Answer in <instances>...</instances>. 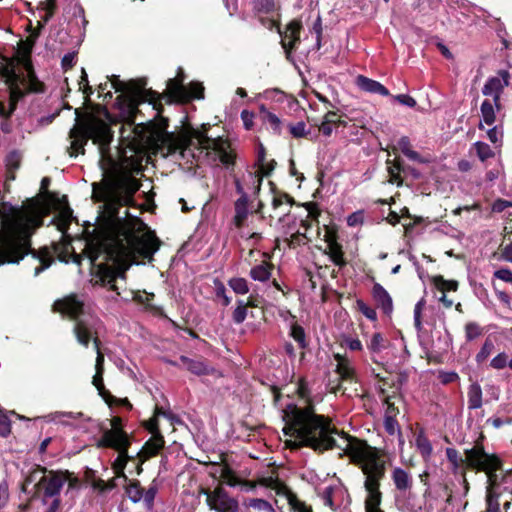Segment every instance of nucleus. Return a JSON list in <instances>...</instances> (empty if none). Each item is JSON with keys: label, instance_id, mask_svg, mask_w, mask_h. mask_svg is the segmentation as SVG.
I'll list each match as a JSON object with an SVG mask.
<instances>
[{"label": "nucleus", "instance_id": "f257e3e1", "mask_svg": "<svg viewBox=\"0 0 512 512\" xmlns=\"http://www.w3.org/2000/svg\"><path fill=\"white\" fill-rule=\"evenodd\" d=\"M141 182L129 172H119L92 183V199L103 202L110 220L102 237L89 240L84 254L96 268L95 276L102 286L116 282L118 271L107 262L127 264L136 257L152 260L161 241L154 231L139 235L147 225L139 218L125 211L119 216L122 207H138L134 196L141 188Z\"/></svg>", "mask_w": 512, "mask_h": 512}, {"label": "nucleus", "instance_id": "f03ea898", "mask_svg": "<svg viewBox=\"0 0 512 512\" xmlns=\"http://www.w3.org/2000/svg\"><path fill=\"white\" fill-rule=\"evenodd\" d=\"M296 392L299 398L304 400L305 405L300 407L295 403H288L282 411V419L285 422L282 432L285 436L294 438L285 442L286 447L291 450L307 447L321 454L334 448L343 450L342 446L337 444L334 435L343 437L347 443L355 438L338 430L329 416L316 413L310 388L304 378L299 379Z\"/></svg>", "mask_w": 512, "mask_h": 512}, {"label": "nucleus", "instance_id": "7ed1b4c3", "mask_svg": "<svg viewBox=\"0 0 512 512\" xmlns=\"http://www.w3.org/2000/svg\"><path fill=\"white\" fill-rule=\"evenodd\" d=\"M108 78L112 88L116 92H121L116 98V106L121 118L128 125V129L124 125L121 127L120 138L127 141L128 146L136 150L149 138L146 129L141 124H135L137 114L140 112L139 106L146 103L147 100L157 99L158 92L146 88V78L131 79L128 82L121 81L116 75Z\"/></svg>", "mask_w": 512, "mask_h": 512}, {"label": "nucleus", "instance_id": "20e7f679", "mask_svg": "<svg viewBox=\"0 0 512 512\" xmlns=\"http://www.w3.org/2000/svg\"><path fill=\"white\" fill-rule=\"evenodd\" d=\"M344 453L350 457L365 475L364 487L367 492L365 500L366 512H383L380 509L382 493L380 481L385 476V461L381 458L379 450L370 446L367 441L352 438L343 448Z\"/></svg>", "mask_w": 512, "mask_h": 512}, {"label": "nucleus", "instance_id": "39448f33", "mask_svg": "<svg viewBox=\"0 0 512 512\" xmlns=\"http://www.w3.org/2000/svg\"><path fill=\"white\" fill-rule=\"evenodd\" d=\"M31 227L28 224H21L5 234L0 235V265L5 263H19L26 255L43 262L53 263V256L47 246L35 250L31 246Z\"/></svg>", "mask_w": 512, "mask_h": 512}, {"label": "nucleus", "instance_id": "423d86ee", "mask_svg": "<svg viewBox=\"0 0 512 512\" xmlns=\"http://www.w3.org/2000/svg\"><path fill=\"white\" fill-rule=\"evenodd\" d=\"M42 474L34 484L31 499H38L43 505H48L45 512H59L62 507L60 492L65 484L61 470H48L46 467H36L26 477V482H34L37 475Z\"/></svg>", "mask_w": 512, "mask_h": 512}, {"label": "nucleus", "instance_id": "0eeeda50", "mask_svg": "<svg viewBox=\"0 0 512 512\" xmlns=\"http://www.w3.org/2000/svg\"><path fill=\"white\" fill-rule=\"evenodd\" d=\"M465 455L466 461L471 468L484 471L487 474L490 485L498 484L499 475L497 471L500 469L501 463L496 456L489 455L479 446L466 450Z\"/></svg>", "mask_w": 512, "mask_h": 512}, {"label": "nucleus", "instance_id": "6e6552de", "mask_svg": "<svg viewBox=\"0 0 512 512\" xmlns=\"http://www.w3.org/2000/svg\"><path fill=\"white\" fill-rule=\"evenodd\" d=\"M162 100L166 104H186L190 102V96L187 94V89L183 84V78L174 77L167 81V88L163 93L158 92V97L155 100H147L146 102L152 105L153 109L160 116L164 112Z\"/></svg>", "mask_w": 512, "mask_h": 512}, {"label": "nucleus", "instance_id": "1a4fd4ad", "mask_svg": "<svg viewBox=\"0 0 512 512\" xmlns=\"http://www.w3.org/2000/svg\"><path fill=\"white\" fill-rule=\"evenodd\" d=\"M200 494L206 496V503L210 510L216 512H238V500L229 495L222 484L217 485L213 490L200 488Z\"/></svg>", "mask_w": 512, "mask_h": 512}, {"label": "nucleus", "instance_id": "9d476101", "mask_svg": "<svg viewBox=\"0 0 512 512\" xmlns=\"http://www.w3.org/2000/svg\"><path fill=\"white\" fill-rule=\"evenodd\" d=\"M83 127L89 140L91 139L94 144L99 146V150L103 155L109 150L110 144L113 140V131L111 127L103 120L97 118H87L81 120Z\"/></svg>", "mask_w": 512, "mask_h": 512}, {"label": "nucleus", "instance_id": "9b49d317", "mask_svg": "<svg viewBox=\"0 0 512 512\" xmlns=\"http://www.w3.org/2000/svg\"><path fill=\"white\" fill-rule=\"evenodd\" d=\"M103 327V322L95 314H87L82 316L81 319L74 322L73 333L77 342L83 347L87 348L95 334H99L100 329Z\"/></svg>", "mask_w": 512, "mask_h": 512}, {"label": "nucleus", "instance_id": "f8f14e48", "mask_svg": "<svg viewBox=\"0 0 512 512\" xmlns=\"http://www.w3.org/2000/svg\"><path fill=\"white\" fill-rule=\"evenodd\" d=\"M52 309L54 312H58L74 322L88 314L85 312L84 301L75 293H71L61 299H57L53 303Z\"/></svg>", "mask_w": 512, "mask_h": 512}, {"label": "nucleus", "instance_id": "ddd939ff", "mask_svg": "<svg viewBox=\"0 0 512 512\" xmlns=\"http://www.w3.org/2000/svg\"><path fill=\"white\" fill-rule=\"evenodd\" d=\"M132 442V437L123 429V420L119 416L111 419V429L105 430L98 441V447L118 448L119 444Z\"/></svg>", "mask_w": 512, "mask_h": 512}, {"label": "nucleus", "instance_id": "4468645a", "mask_svg": "<svg viewBox=\"0 0 512 512\" xmlns=\"http://www.w3.org/2000/svg\"><path fill=\"white\" fill-rule=\"evenodd\" d=\"M375 377L378 379V392L382 401H388V396H396L401 385V377L387 370L384 372H376L372 370Z\"/></svg>", "mask_w": 512, "mask_h": 512}, {"label": "nucleus", "instance_id": "2eb2a0df", "mask_svg": "<svg viewBox=\"0 0 512 512\" xmlns=\"http://www.w3.org/2000/svg\"><path fill=\"white\" fill-rule=\"evenodd\" d=\"M387 171L389 174V182L398 186L406 182L410 177H416L414 168L405 165L400 156L396 154L394 159H387Z\"/></svg>", "mask_w": 512, "mask_h": 512}, {"label": "nucleus", "instance_id": "dca6fc26", "mask_svg": "<svg viewBox=\"0 0 512 512\" xmlns=\"http://www.w3.org/2000/svg\"><path fill=\"white\" fill-rule=\"evenodd\" d=\"M301 29L302 23L297 19L290 21L284 31L281 27H278V34L281 36V45L287 58L296 50L297 45L300 43Z\"/></svg>", "mask_w": 512, "mask_h": 512}, {"label": "nucleus", "instance_id": "f3484780", "mask_svg": "<svg viewBox=\"0 0 512 512\" xmlns=\"http://www.w3.org/2000/svg\"><path fill=\"white\" fill-rule=\"evenodd\" d=\"M509 84V72L501 70L496 77H492L485 83L482 93L485 96H492L495 106L499 109L500 95L504 87Z\"/></svg>", "mask_w": 512, "mask_h": 512}, {"label": "nucleus", "instance_id": "a211bd4d", "mask_svg": "<svg viewBox=\"0 0 512 512\" xmlns=\"http://www.w3.org/2000/svg\"><path fill=\"white\" fill-rule=\"evenodd\" d=\"M69 138L71 139L68 153L70 157H77L79 154L85 153L84 146L89 140L81 120L77 119L76 124L69 131Z\"/></svg>", "mask_w": 512, "mask_h": 512}, {"label": "nucleus", "instance_id": "6ab92c4d", "mask_svg": "<svg viewBox=\"0 0 512 512\" xmlns=\"http://www.w3.org/2000/svg\"><path fill=\"white\" fill-rule=\"evenodd\" d=\"M132 442H125L119 444L118 448H112L113 450L118 452V456L112 464V469L118 478H123L124 480H128L124 470L126 468L127 463L130 460H133L134 457L128 454V450L131 446Z\"/></svg>", "mask_w": 512, "mask_h": 512}, {"label": "nucleus", "instance_id": "aec40b11", "mask_svg": "<svg viewBox=\"0 0 512 512\" xmlns=\"http://www.w3.org/2000/svg\"><path fill=\"white\" fill-rule=\"evenodd\" d=\"M165 440L162 434L151 436L143 445L142 449L137 453L136 457H142V462H146L155 457L164 448Z\"/></svg>", "mask_w": 512, "mask_h": 512}, {"label": "nucleus", "instance_id": "412c9836", "mask_svg": "<svg viewBox=\"0 0 512 512\" xmlns=\"http://www.w3.org/2000/svg\"><path fill=\"white\" fill-rule=\"evenodd\" d=\"M42 8L45 10V15L41 18V21L38 22V26L35 31L31 34V36L26 40V53L31 54L32 47L35 44L36 39L40 35L41 29L44 25L54 16L57 10V4H41Z\"/></svg>", "mask_w": 512, "mask_h": 512}, {"label": "nucleus", "instance_id": "4be33fe9", "mask_svg": "<svg viewBox=\"0 0 512 512\" xmlns=\"http://www.w3.org/2000/svg\"><path fill=\"white\" fill-rule=\"evenodd\" d=\"M209 124L202 125L201 129L193 130V137L196 138L199 142L200 148L205 149L207 151L212 150L215 151L216 148L221 145L223 142V138L218 136L216 138H212L208 136L207 132L209 130Z\"/></svg>", "mask_w": 512, "mask_h": 512}, {"label": "nucleus", "instance_id": "5701e85b", "mask_svg": "<svg viewBox=\"0 0 512 512\" xmlns=\"http://www.w3.org/2000/svg\"><path fill=\"white\" fill-rule=\"evenodd\" d=\"M180 362L187 368L189 372L195 374L197 376L209 375L211 373V369L207 362L201 358H188L186 356H180Z\"/></svg>", "mask_w": 512, "mask_h": 512}, {"label": "nucleus", "instance_id": "b1692460", "mask_svg": "<svg viewBox=\"0 0 512 512\" xmlns=\"http://www.w3.org/2000/svg\"><path fill=\"white\" fill-rule=\"evenodd\" d=\"M277 162L274 159L269 161L266 160L264 166L259 167L256 172H249L248 176L254 186V194H258L261 189L262 181L264 176H269L275 169Z\"/></svg>", "mask_w": 512, "mask_h": 512}, {"label": "nucleus", "instance_id": "393cba45", "mask_svg": "<svg viewBox=\"0 0 512 512\" xmlns=\"http://www.w3.org/2000/svg\"><path fill=\"white\" fill-rule=\"evenodd\" d=\"M335 372L339 375L338 384L332 389V393L342 390V382H356V372L349 360L346 363L337 364Z\"/></svg>", "mask_w": 512, "mask_h": 512}, {"label": "nucleus", "instance_id": "a878e982", "mask_svg": "<svg viewBox=\"0 0 512 512\" xmlns=\"http://www.w3.org/2000/svg\"><path fill=\"white\" fill-rule=\"evenodd\" d=\"M372 296L377 307L381 308L385 314L391 313L393 308L392 299L382 285L379 283L374 284Z\"/></svg>", "mask_w": 512, "mask_h": 512}, {"label": "nucleus", "instance_id": "bb28decb", "mask_svg": "<svg viewBox=\"0 0 512 512\" xmlns=\"http://www.w3.org/2000/svg\"><path fill=\"white\" fill-rule=\"evenodd\" d=\"M22 154L18 150H12L5 158L6 182L16 179V171L20 168Z\"/></svg>", "mask_w": 512, "mask_h": 512}, {"label": "nucleus", "instance_id": "cd10ccee", "mask_svg": "<svg viewBox=\"0 0 512 512\" xmlns=\"http://www.w3.org/2000/svg\"><path fill=\"white\" fill-rule=\"evenodd\" d=\"M323 253L327 255L329 259L340 269L344 268L348 264L343 251V246L339 242L328 244Z\"/></svg>", "mask_w": 512, "mask_h": 512}, {"label": "nucleus", "instance_id": "c85d7f7f", "mask_svg": "<svg viewBox=\"0 0 512 512\" xmlns=\"http://www.w3.org/2000/svg\"><path fill=\"white\" fill-rule=\"evenodd\" d=\"M356 82L363 91L380 94L382 96L389 95V90L384 85L363 75H359Z\"/></svg>", "mask_w": 512, "mask_h": 512}, {"label": "nucleus", "instance_id": "c756f323", "mask_svg": "<svg viewBox=\"0 0 512 512\" xmlns=\"http://www.w3.org/2000/svg\"><path fill=\"white\" fill-rule=\"evenodd\" d=\"M248 204L249 199L245 197H239L234 203L235 215L233 217V223L237 228H242L248 217Z\"/></svg>", "mask_w": 512, "mask_h": 512}, {"label": "nucleus", "instance_id": "7c9ffc66", "mask_svg": "<svg viewBox=\"0 0 512 512\" xmlns=\"http://www.w3.org/2000/svg\"><path fill=\"white\" fill-rule=\"evenodd\" d=\"M269 186H270L271 193L273 194V198H272L273 209L279 208L284 203L289 204L290 206L297 205L295 199L290 194L279 190L274 182L269 181Z\"/></svg>", "mask_w": 512, "mask_h": 512}, {"label": "nucleus", "instance_id": "2f4dec72", "mask_svg": "<svg viewBox=\"0 0 512 512\" xmlns=\"http://www.w3.org/2000/svg\"><path fill=\"white\" fill-rule=\"evenodd\" d=\"M230 148L229 140L224 139L221 145L214 151L218 155L220 162L227 168L234 166L236 160V154Z\"/></svg>", "mask_w": 512, "mask_h": 512}, {"label": "nucleus", "instance_id": "473e14b6", "mask_svg": "<svg viewBox=\"0 0 512 512\" xmlns=\"http://www.w3.org/2000/svg\"><path fill=\"white\" fill-rule=\"evenodd\" d=\"M274 265L268 261H262L250 270V277L255 281L266 282L270 279Z\"/></svg>", "mask_w": 512, "mask_h": 512}, {"label": "nucleus", "instance_id": "72a5a7b5", "mask_svg": "<svg viewBox=\"0 0 512 512\" xmlns=\"http://www.w3.org/2000/svg\"><path fill=\"white\" fill-rule=\"evenodd\" d=\"M468 408L470 410H476L481 408L483 402H482V389L481 386L474 382L470 384L468 388Z\"/></svg>", "mask_w": 512, "mask_h": 512}, {"label": "nucleus", "instance_id": "f704fd0d", "mask_svg": "<svg viewBox=\"0 0 512 512\" xmlns=\"http://www.w3.org/2000/svg\"><path fill=\"white\" fill-rule=\"evenodd\" d=\"M126 482L125 485V493L127 497L133 502L137 503L139 502L144 493V488L141 486L140 482L138 480H124Z\"/></svg>", "mask_w": 512, "mask_h": 512}, {"label": "nucleus", "instance_id": "c9c22d12", "mask_svg": "<svg viewBox=\"0 0 512 512\" xmlns=\"http://www.w3.org/2000/svg\"><path fill=\"white\" fill-rule=\"evenodd\" d=\"M2 75L5 77V82L9 89L21 88V85L25 84L26 82L25 77L21 74H18L13 67L5 68L2 72Z\"/></svg>", "mask_w": 512, "mask_h": 512}, {"label": "nucleus", "instance_id": "e433bc0d", "mask_svg": "<svg viewBox=\"0 0 512 512\" xmlns=\"http://www.w3.org/2000/svg\"><path fill=\"white\" fill-rule=\"evenodd\" d=\"M392 478L398 490L406 491L412 486V478L405 470L401 468H396L393 471Z\"/></svg>", "mask_w": 512, "mask_h": 512}, {"label": "nucleus", "instance_id": "4c0bfd02", "mask_svg": "<svg viewBox=\"0 0 512 512\" xmlns=\"http://www.w3.org/2000/svg\"><path fill=\"white\" fill-rule=\"evenodd\" d=\"M260 110L263 121L270 125L275 134L280 135L282 123L280 118L276 114L268 111L263 105Z\"/></svg>", "mask_w": 512, "mask_h": 512}, {"label": "nucleus", "instance_id": "58836bf2", "mask_svg": "<svg viewBox=\"0 0 512 512\" xmlns=\"http://www.w3.org/2000/svg\"><path fill=\"white\" fill-rule=\"evenodd\" d=\"M243 505L259 512H275L272 504L261 498H247L244 500Z\"/></svg>", "mask_w": 512, "mask_h": 512}, {"label": "nucleus", "instance_id": "ea45409f", "mask_svg": "<svg viewBox=\"0 0 512 512\" xmlns=\"http://www.w3.org/2000/svg\"><path fill=\"white\" fill-rule=\"evenodd\" d=\"M72 219V210L67 207L54 218V221L58 230L64 234L69 229Z\"/></svg>", "mask_w": 512, "mask_h": 512}, {"label": "nucleus", "instance_id": "a19ab883", "mask_svg": "<svg viewBox=\"0 0 512 512\" xmlns=\"http://www.w3.org/2000/svg\"><path fill=\"white\" fill-rule=\"evenodd\" d=\"M290 337H292L301 349H305L308 346V342L306 340V333L304 328L294 321L290 326Z\"/></svg>", "mask_w": 512, "mask_h": 512}, {"label": "nucleus", "instance_id": "79ce46f5", "mask_svg": "<svg viewBox=\"0 0 512 512\" xmlns=\"http://www.w3.org/2000/svg\"><path fill=\"white\" fill-rule=\"evenodd\" d=\"M494 105V102L492 103L490 100L486 99L482 102L480 108L482 121L489 126L493 125L496 120Z\"/></svg>", "mask_w": 512, "mask_h": 512}, {"label": "nucleus", "instance_id": "37998d69", "mask_svg": "<svg viewBox=\"0 0 512 512\" xmlns=\"http://www.w3.org/2000/svg\"><path fill=\"white\" fill-rule=\"evenodd\" d=\"M253 9L257 13L270 14L276 10L275 0H254Z\"/></svg>", "mask_w": 512, "mask_h": 512}, {"label": "nucleus", "instance_id": "c03bdc74", "mask_svg": "<svg viewBox=\"0 0 512 512\" xmlns=\"http://www.w3.org/2000/svg\"><path fill=\"white\" fill-rule=\"evenodd\" d=\"M228 285L236 294H247L249 292V285L245 278L234 277L228 281Z\"/></svg>", "mask_w": 512, "mask_h": 512}, {"label": "nucleus", "instance_id": "a18cd8bd", "mask_svg": "<svg viewBox=\"0 0 512 512\" xmlns=\"http://www.w3.org/2000/svg\"><path fill=\"white\" fill-rule=\"evenodd\" d=\"M395 149L400 150L410 160H416V152L412 150V146L408 137L403 136L397 142Z\"/></svg>", "mask_w": 512, "mask_h": 512}, {"label": "nucleus", "instance_id": "49530a36", "mask_svg": "<svg viewBox=\"0 0 512 512\" xmlns=\"http://www.w3.org/2000/svg\"><path fill=\"white\" fill-rule=\"evenodd\" d=\"M25 96V92L22 88L9 89V109L10 116L14 113L17 108L18 102Z\"/></svg>", "mask_w": 512, "mask_h": 512}, {"label": "nucleus", "instance_id": "de8ad7c7", "mask_svg": "<svg viewBox=\"0 0 512 512\" xmlns=\"http://www.w3.org/2000/svg\"><path fill=\"white\" fill-rule=\"evenodd\" d=\"M236 304L237 306L232 312V320L235 324H241L247 317V308L241 299L237 300Z\"/></svg>", "mask_w": 512, "mask_h": 512}, {"label": "nucleus", "instance_id": "09e8293b", "mask_svg": "<svg viewBox=\"0 0 512 512\" xmlns=\"http://www.w3.org/2000/svg\"><path fill=\"white\" fill-rule=\"evenodd\" d=\"M435 286L441 291H456L458 288V282L455 280H445L441 276L434 277Z\"/></svg>", "mask_w": 512, "mask_h": 512}, {"label": "nucleus", "instance_id": "8fccbe9b", "mask_svg": "<svg viewBox=\"0 0 512 512\" xmlns=\"http://www.w3.org/2000/svg\"><path fill=\"white\" fill-rule=\"evenodd\" d=\"M221 478L224 480V482L231 486L235 487L242 483V481L239 479V477L235 474V472L229 467L225 466L221 471Z\"/></svg>", "mask_w": 512, "mask_h": 512}, {"label": "nucleus", "instance_id": "3c124183", "mask_svg": "<svg viewBox=\"0 0 512 512\" xmlns=\"http://www.w3.org/2000/svg\"><path fill=\"white\" fill-rule=\"evenodd\" d=\"M159 414H164V411L162 410V408L156 407L155 408V416L150 418L145 423V428L152 434V436L161 434L160 429H159V421L157 418V415H159Z\"/></svg>", "mask_w": 512, "mask_h": 512}, {"label": "nucleus", "instance_id": "603ef678", "mask_svg": "<svg viewBox=\"0 0 512 512\" xmlns=\"http://www.w3.org/2000/svg\"><path fill=\"white\" fill-rule=\"evenodd\" d=\"M474 146L476 149V154L481 161H485L494 156V152L488 144L478 141L474 144Z\"/></svg>", "mask_w": 512, "mask_h": 512}, {"label": "nucleus", "instance_id": "864d4df0", "mask_svg": "<svg viewBox=\"0 0 512 512\" xmlns=\"http://www.w3.org/2000/svg\"><path fill=\"white\" fill-rule=\"evenodd\" d=\"M187 89V94L192 99H203L204 98V86L200 82H190Z\"/></svg>", "mask_w": 512, "mask_h": 512}, {"label": "nucleus", "instance_id": "5fc2aeb1", "mask_svg": "<svg viewBox=\"0 0 512 512\" xmlns=\"http://www.w3.org/2000/svg\"><path fill=\"white\" fill-rule=\"evenodd\" d=\"M386 339L383 337L381 333H374L370 339L368 344V348L372 352H380L383 348H385Z\"/></svg>", "mask_w": 512, "mask_h": 512}, {"label": "nucleus", "instance_id": "6e6d98bb", "mask_svg": "<svg viewBox=\"0 0 512 512\" xmlns=\"http://www.w3.org/2000/svg\"><path fill=\"white\" fill-rule=\"evenodd\" d=\"M306 240V234L297 231L293 233L289 238H286L285 242L290 249H296L297 247L304 245Z\"/></svg>", "mask_w": 512, "mask_h": 512}, {"label": "nucleus", "instance_id": "4d7b16f0", "mask_svg": "<svg viewBox=\"0 0 512 512\" xmlns=\"http://www.w3.org/2000/svg\"><path fill=\"white\" fill-rule=\"evenodd\" d=\"M494 349V344L491 340L487 339L481 349L479 350V352L476 354V362L477 363H482L484 362L487 357L491 354V352L493 351Z\"/></svg>", "mask_w": 512, "mask_h": 512}, {"label": "nucleus", "instance_id": "13d9d810", "mask_svg": "<svg viewBox=\"0 0 512 512\" xmlns=\"http://www.w3.org/2000/svg\"><path fill=\"white\" fill-rule=\"evenodd\" d=\"M62 476L65 478V482L68 483V490L79 489L81 486V480L69 470H61Z\"/></svg>", "mask_w": 512, "mask_h": 512}, {"label": "nucleus", "instance_id": "bf43d9fd", "mask_svg": "<svg viewBox=\"0 0 512 512\" xmlns=\"http://www.w3.org/2000/svg\"><path fill=\"white\" fill-rule=\"evenodd\" d=\"M482 334L481 327L475 322H469L465 325V336L468 341L478 338Z\"/></svg>", "mask_w": 512, "mask_h": 512}, {"label": "nucleus", "instance_id": "052dcab7", "mask_svg": "<svg viewBox=\"0 0 512 512\" xmlns=\"http://www.w3.org/2000/svg\"><path fill=\"white\" fill-rule=\"evenodd\" d=\"M358 310L369 320L375 321L377 319V313L374 308L368 306L363 300L358 299L356 301Z\"/></svg>", "mask_w": 512, "mask_h": 512}, {"label": "nucleus", "instance_id": "680f3d73", "mask_svg": "<svg viewBox=\"0 0 512 512\" xmlns=\"http://www.w3.org/2000/svg\"><path fill=\"white\" fill-rule=\"evenodd\" d=\"M440 485H429L425 490L423 497L425 499V503L430 507L433 505V501L436 500L439 496Z\"/></svg>", "mask_w": 512, "mask_h": 512}, {"label": "nucleus", "instance_id": "e2e57ef3", "mask_svg": "<svg viewBox=\"0 0 512 512\" xmlns=\"http://www.w3.org/2000/svg\"><path fill=\"white\" fill-rule=\"evenodd\" d=\"M324 241L328 244L339 242L338 227L336 225H325Z\"/></svg>", "mask_w": 512, "mask_h": 512}, {"label": "nucleus", "instance_id": "0e129e2a", "mask_svg": "<svg viewBox=\"0 0 512 512\" xmlns=\"http://www.w3.org/2000/svg\"><path fill=\"white\" fill-rule=\"evenodd\" d=\"M418 450L424 458H428L432 453V445L430 442L422 436L418 431Z\"/></svg>", "mask_w": 512, "mask_h": 512}, {"label": "nucleus", "instance_id": "69168bd1", "mask_svg": "<svg viewBox=\"0 0 512 512\" xmlns=\"http://www.w3.org/2000/svg\"><path fill=\"white\" fill-rule=\"evenodd\" d=\"M308 211V218L318 222V218L321 215V210L316 202H306L301 204Z\"/></svg>", "mask_w": 512, "mask_h": 512}, {"label": "nucleus", "instance_id": "338daca9", "mask_svg": "<svg viewBox=\"0 0 512 512\" xmlns=\"http://www.w3.org/2000/svg\"><path fill=\"white\" fill-rule=\"evenodd\" d=\"M508 355L505 352H501L496 355L490 362V366L496 370H501L507 367Z\"/></svg>", "mask_w": 512, "mask_h": 512}, {"label": "nucleus", "instance_id": "774afa93", "mask_svg": "<svg viewBox=\"0 0 512 512\" xmlns=\"http://www.w3.org/2000/svg\"><path fill=\"white\" fill-rule=\"evenodd\" d=\"M438 379L444 385L453 383L459 380V375L455 371H439Z\"/></svg>", "mask_w": 512, "mask_h": 512}]
</instances>
